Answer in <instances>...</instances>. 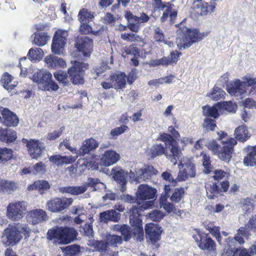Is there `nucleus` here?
I'll use <instances>...</instances> for the list:
<instances>
[{
    "label": "nucleus",
    "instance_id": "15",
    "mask_svg": "<svg viewBox=\"0 0 256 256\" xmlns=\"http://www.w3.org/2000/svg\"><path fill=\"white\" fill-rule=\"evenodd\" d=\"M236 141L233 138H229L223 142V146L220 148L216 156L221 160H230L234 151V146Z\"/></svg>",
    "mask_w": 256,
    "mask_h": 256
},
{
    "label": "nucleus",
    "instance_id": "43",
    "mask_svg": "<svg viewBox=\"0 0 256 256\" xmlns=\"http://www.w3.org/2000/svg\"><path fill=\"white\" fill-rule=\"evenodd\" d=\"M218 106H220V111L226 110L229 112H234L237 108V106L232 101H223L218 102Z\"/></svg>",
    "mask_w": 256,
    "mask_h": 256
},
{
    "label": "nucleus",
    "instance_id": "48",
    "mask_svg": "<svg viewBox=\"0 0 256 256\" xmlns=\"http://www.w3.org/2000/svg\"><path fill=\"white\" fill-rule=\"evenodd\" d=\"M128 127L125 124H122L119 127L112 129L110 132V138L116 139L118 136L124 134L126 131L128 130Z\"/></svg>",
    "mask_w": 256,
    "mask_h": 256
},
{
    "label": "nucleus",
    "instance_id": "56",
    "mask_svg": "<svg viewBox=\"0 0 256 256\" xmlns=\"http://www.w3.org/2000/svg\"><path fill=\"white\" fill-rule=\"evenodd\" d=\"M242 83L245 88L246 86L252 87V91L254 88L256 87V78L244 76L242 78Z\"/></svg>",
    "mask_w": 256,
    "mask_h": 256
},
{
    "label": "nucleus",
    "instance_id": "28",
    "mask_svg": "<svg viewBox=\"0 0 256 256\" xmlns=\"http://www.w3.org/2000/svg\"><path fill=\"white\" fill-rule=\"evenodd\" d=\"M84 165L86 167H88V169L92 170H96L98 168V163L96 161H84L82 164H80V161H76V163L72 164L67 168L70 174H75L77 172L78 165Z\"/></svg>",
    "mask_w": 256,
    "mask_h": 256
},
{
    "label": "nucleus",
    "instance_id": "40",
    "mask_svg": "<svg viewBox=\"0 0 256 256\" xmlns=\"http://www.w3.org/2000/svg\"><path fill=\"white\" fill-rule=\"evenodd\" d=\"M186 192L184 188H175L170 196V200L174 203L179 202L184 197Z\"/></svg>",
    "mask_w": 256,
    "mask_h": 256
},
{
    "label": "nucleus",
    "instance_id": "2",
    "mask_svg": "<svg viewBox=\"0 0 256 256\" xmlns=\"http://www.w3.org/2000/svg\"><path fill=\"white\" fill-rule=\"evenodd\" d=\"M78 232L74 228L68 226H56L48 230L47 240L55 245H66L74 241Z\"/></svg>",
    "mask_w": 256,
    "mask_h": 256
},
{
    "label": "nucleus",
    "instance_id": "47",
    "mask_svg": "<svg viewBox=\"0 0 256 256\" xmlns=\"http://www.w3.org/2000/svg\"><path fill=\"white\" fill-rule=\"evenodd\" d=\"M225 94V92L221 88L215 86L212 88V92L208 96L213 100H218L224 98Z\"/></svg>",
    "mask_w": 256,
    "mask_h": 256
},
{
    "label": "nucleus",
    "instance_id": "20",
    "mask_svg": "<svg viewBox=\"0 0 256 256\" xmlns=\"http://www.w3.org/2000/svg\"><path fill=\"white\" fill-rule=\"evenodd\" d=\"M2 124L8 127L16 126L19 122L18 116L7 108H2L1 110Z\"/></svg>",
    "mask_w": 256,
    "mask_h": 256
},
{
    "label": "nucleus",
    "instance_id": "39",
    "mask_svg": "<svg viewBox=\"0 0 256 256\" xmlns=\"http://www.w3.org/2000/svg\"><path fill=\"white\" fill-rule=\"evenodd\" d=\"M166 150L161 144H154L149 152V155L151 158H154L157 156H160L166 154Z\"/></svg>",
    "mask_w": 256,
    "mask_h": 256
},
{
    "label": "nucleus",
    "instance_id": "7",
    "mask_svg": "<svg viewBox=\"0 0 256 256\" xmlns=\"http://www.w3.org/2000/svg\"><path fill=\"white\" fill-rule=\"evenodd\" d=\"M98 146V142L95 139L92 138H87L83 142L79 150H78L76 156H71L70 158L68 159L66 156L58 157L56 156H53L50 158V160H76L78 156L90 154V152L96 149Z\"/></svg>",
    "mask_w": 256,
    "mask_h": 256
},
{
    "label": "nucleus",
    "instance_id": "46",
    "mask_svg": "<svg viewBox=\"0 0 256 256\" xmlns=\"http://www.w3.org/2000/svg\"><path fill=\"white\" fill-rule=\"evenodd\" d=\"M114 180L121 186L120 190L124 192L126 190V180L124 174L120 172H116L114 176Z\"/></svg>",
    "mask_w": 256,
    "mask_h": 256
},
{
    "label": "nucleus",
    "instance_id": "45",
    "mask_svg": "<svg viewBox=\"0 0 256 256\" xmlns=\"http://www.w3.org/2000/svg\"><path fill=\"white\" fill-rule=\"evenodd\" d=\"M12 79V76L8 72H5L2 75L1 80L5 89L8 90H12L16 86V84H10Z\"/></svg>",
    "mask_w": 256,
    "mask_h": 256
},
{
    "label": "nucleus",
    "instance_id": "13",
    "mask_svg": "<svg viewBox=\"0 0 256 256\" xmlns=\"http://www.w3.org/2000/svg\"><path fill=\"white\" fill-rule=\"evenodd\" d=\"M74 45L84 57H89L93 51V40L88 36H78Z\"/></svg>",
    "mask_w": 256,
    "mask_h": 256
},
{
    "label": "nucleus",
    "instance_id": "44",
    "mask_svg": "<svg viewBox=\"0 0 256 256\" xmlns=\"http://www.w3.org/2000/svg\"><path fill=\"white\" fill-rule=\"evenodd\" d=\"M44 55V52L40 48H30L28 54V58L31 60H40Z\"/></svg>",
    "mask_w": 256,
    "mask_h": 256
},
{
    "label": "nucleus",
    "instance_id": "51",
    "mask_svg": "<svg viewBox=\"0 0 256 256\" xmlns=\"http://www.w3.org/2000/svg\"><path fill=\"white\" fill-rule=\"evenodd\" d=\"M121 38L126 42H140L141 40V38L138 34L133 33H126L122 34L120 36Z\"/></svg>",
    "mask_w": 256,
    "mask_h": 256
},
{
    "label": "nucleus",
    "instance_id": "5",
    "mask_svg": "<svg viewBox=\"0 0 256 256\" xmlns=\"http://www.w3.org/2000/svg\"><path fill=\"white\" fill-rule=\"evenodd\" d=\"M194 231L196 234L192 235V238L199 248L207 254L215 252L216 243L209 234L202 232L200 228H195Z\"/></svg>",
    "mask_w": 256,
    "mask_h": 256
},
{
    "label": "nucleus",
    "instance_id": "29",
    "mask_svg": "<svg viewBox=\"0 0 256 256\" xmlns=\"http://www.w3.org/2000/svg\"><path fill=\"white\" fill-rule=\"evenodd\" d=\"M17 138L16 132L10 129H0V140L6 143H11L14 142Z\"/></svg>",
    "mask_w": 256,
    "mask_h": 256
},
{
    "label": "nucleus",
    "instance_id": "25",
    "mask_svg": "<svg viewBox=\"0 0 256 256\" xmlns=\"http://www.w3.org/2000/svg\"><path fill=\"white\" fill-rule=\"evenodd\" d=\"M174 5L170 2H168L162 6V10L166 8L162 16L160 18L162 22H166L169 18L170 23H174V20L177 16V12L173 8Z\"/></svg>",
    "mask_w": 256,
    "mask_h": 256
},
{
    "label": "nucleus",
    "instance_id": "59",
    "mask_svg": "<svg viewBox=\"0 0 256 256\" xmlns=\"http://www.w3.org/2000/svg\"><path fill=\"white\" fill-rule=\"evenodd\" d=\"M154 38L156 42H164L166 44V41L164 40V34L162 30L158 27L156 28L154 30Z\"/></svg>",
    "mask_w": 256,
    "mask_h": 256
},
{
    "label": "nucleus",
    "instance_id": "34",
    "mask_svg": "<svg viewBox=\"0 0 256 256\" xmlns=\"http://www.w3.org/2000/svg\"><path fill=\"white\" fill-rule=\"evenodd\" d=\"M86 190V186H68L60 188V192L70 194L72 195H78L84 192Z\"/></svg>",
    "mask_w": 256,
    "mask_h": 256
},
{
    "label": "nucleus",
    "instance_id": "36",
    "mask_svg": "<svg viewBox=\"0 0 256 256\" xmlns=\"http://www.w3.org/2000/svg\"><path fill=\"white\" fill-rule=\"evenodd\" d=\"M236 138L241 142L246 141L248 138V129L245 126H240L237 128L234 131Z\"/></svg>",
    "mask_w": 256,
    "mask_h": 256
},
{
    "label": "nucleus",
    "instance_id": "9",
    "mask_svg": "<svg viewBox=\"0 0 256 256\" xmlns=\"http://www.w3.org/2000/svg\"><path fill=\"white\" fill-rule=\"evenodd\" d=\"M26 205L24 202H10L6 207V216L12 221H18L26 214Z\"/></svg>",
    "mask_w": 256,
    "mask_h": 256
},
{
    "label": "nucleus",
    "instance_id": "53",
    "mask_svg": "<svg viewBox=\"0 0 256 256\" xmlns=\"http://www.w3.org/2000/svg\"><path fill=\"white\" fill-rule=\"evenodd\" d=\"M32 174H44L46 172V166L42 162H40L32 166Z\"/></svg>",
    "mask_w": 256,
    "mask_h": 256
},
{
    "label": "nucleus",
    "instance_id": "52",
    "mask_svg": "<svg viewBox=\"0 0 256 256\" xmlns=\"http://www.w3.org/2000/svg\"><path fill=\"white\" fill-rule=\"evenodd\" d=\"M103 158L101 160H119L120 154L113 150H106L102 155Z\"/></svg>",
    "mask_w": 256,
    "mask_h": 256
},
{
    "label": "nucleus",
    "instance_id": "55",
    "mask_svg": "<svg viewBox=\"0 0 256 256\" xmlns=\"http://www.w3.org/2000/svg\"><path fill=\"white\" fill-rule=\"evenodd\" d=\"M124 52L126 54H130L134 56V57L138 58L140 56V50L134 44H131L126 46L124 48Z\"/></svg>",
    "mask_w": 256,
    "mask_h": 256
},
{
    "label": "nucleus",
    "instance_id": "37",
    "mask_svg": "<svg viewBox=\"0 0 256 256\" xmlns=\"http://www.w3.org/2000/svg\"><path fill=\"white\" fill-rule=\"evenodd\" d=\"M220 111V106H218V103L212 106H205L203 107L204 115L208 116H210L214 118H217L220 116L218 111Z\"/></svg>",
    "mask_w": 256,
    "mask_h": 256
},
{
    "label": "nucleus",
    "instance_id": "57",
    "mask_svg": "<svg viewBox=\"0 0 256 256\" xmlns=\"http://www.w3.org/2000/svg\"><path fill=\"white\" fill-rule=\"evenodd\" d=\"M55 78L58 82H62L64 86H68L69 81L68 78V74L64 72H57L54 73Z\"/></svg>",
    "mask_w": 256,
    "mask_h": 256
},
{
    "label": "nucleus",
    "instance_id": "41",
    "mask_svg": "<svg viewBox=\"0 0 256 256\" xmlns=\"http://www.w3.org/2000/svg\"><path fill=\"white\" fill-rule=\"evenodd\" d=\"M62 251L64 256H78L80 248L77 244H72L66 246Z\"/></svg>",
    "mask_w": 256,
    "mask_h": 256
},
{
    "label": "nucleus",
    "instance_id": "1",
    "mask_svg": "<svg viewBox=\"0 0 256 256\" xmlns=\"http://www.w3.org/2000/svg\"><path fill=\"white\" fill-rule=\"evenodd\" d=\"M154 204V200H148L142 204L138 203L137 205H133L129 210L130 223L133 232H132L130 227L127 224H115L114 230L121 234L125 241L129 240L132 238V234L134 236H143L144 230L140 213L146 209L151 208Z\"/></svg>",
    "mask_w": 256,
    "mask_h": 256
},
{
    "label": "nucleus",
    "instance_id": "27",
    "mask_svg": "<svg viewBox=\"0 0 256 256\" xmlns=\"http://www.w3.org/2000/svg\"><path fill=\"white\" fill-rule=\"evenodd\" d=\"M120 214L114 210L104 211L100 214V218L102 222H108L109 221L118 222L120 220Z\"/></svg>",
    "mask_w": 256,
    "mask_h": 256
},
{
    "label": "nucleus",
    "instance_id": "23",
    "mask_svg": "<svg viewBox=\"0 0 256 256\" xmlns=\"http://www.w3.org/2000/svg\"><path fill=\"white\" fill-rule=\"evenodd\" d=\"M168 130L171 135L165 132L162 133L160 134L158 140L164 142L166 146H170V145H172L174 143H176L174 138L178 139L180 137V135L172 126L168 127Z\"/></svg>",
    "mask_w": 256,
    "mask_h": 256
},
{
    "label": "nucleus",
    "instance_id": "50",
    "mask_svg": "<svg viewBox=\"0 0 256 256\" xmlns=\"http://www.w3.org/2000/svg\"><path fill=\"white\" fill-rule=\"evenodd\" d=\"M246 153L244 160H256V145L255 146H248L244 149Z\"/></svg>",
    "mask_w": 256,
    "mask_h": 256
},
{
    "label": "nucleus",
    "instance_id": "19",
    "mask_svg": "<svg viewBox=\"0 0 256 256\" xmlns=\"http://www.w3.org/2000/svg\"><path fill=\"white\" fill-rule=\"evenodd\" d=\"M172 190V186L170 184H166L164 188V192L162 194L160 198V205L163 207L164 210L168 213L176 210L175 206L172 203L168 202V198L170 196Z\"/></svg>",
    "mask_w": 256,
    "mask_h": 256
},
{
    "label": "nucleus",
    "instance_id": "62",
    "mask_svg": "<svg viewBox=\"0 0 256 256\" xmlns=\"http://www.w3.org/2000/svg\"><path fill=\"white\" fill-rule=\"evenodd\" d=\"M208 150H210L214 154L216 155L220 148L219 144L216 140H212L206 145Z\"/></svg>",
    "mask_w": 256,
    "mask_h": 256
},
{
    "label": "nucleus",
    "instance_id": "16",
    "mask_svg": "<svg viewBox=\"0 0 256 256\" xmlns=\"http://www.w3.org/2000/svg\"><path fill=\"white\" fill-rule=\"evenodd\" d=\"M248 235V230L246 227H241L238 230L237 233L234 237H228L224 241V246H241L245 241L243 236Z\"/></svg>",
    "mask_w": 256,
    "mask_h": 256
},
{
    "label": "nucleus",
    "instance_id": "12",
    "mask_svg": "<svg viewBox=\"0 0 256 256\" xmlns=\"http://www.w3.org/2000/svg\"><path fill=\"white\" fill-rule=\"evenodd\" d=\"M230 182L228 180L222 181L220 184L218 182L207 184L205 186L206 196L210 200L214 199L218 194L228 192Z\"/></svg>",
    "mask_w": 256,
    "mask_h": 256
},
{
    "label": "nucleus",
    "instance_id": "10",
    "mask_svg": "<svg viewBox=\"0 0 256 256\" xmlns=\"http://www.w3.org/2000/svg\"><path fill=\"white\" fill-rule=\"evenodd\" d=\"M145 231L147 242L158 248L160 246L158 242L161 238L162 232V228L158 224L149 223L146 225Z\"/></svg>",
    "mask_w": 256,
    "mask_h": 256
},
{
    "label": "nucleus",
    "instance_id": "32",
    "mask_svg": "<svg viewBox=\"0 0 256 256\" xmlns=\"http://www.w3.org/2000/svg\"><path fill=\"white\" fill-rule=\"evenodd\" d=\"M17 184L13 181L1 180L0 181V191L4 193L10 194L17 188Z\"/></svg>",
    "mask_w": 256,
    "mask_h": 256
},
{
    "label": "nucleus",
    "instance_id": "26",
    "mask_svg": "<svg viewBox=\"0 0 256 256\" xmlns=\"http://www.w3.org/2000/svg\"><path fill=\"white\" fill-rule=\"evenodd\" d=\"M126 76L124 72L113 74L111 75L109 80L112 81L114 88L116 90L122 89L126 87Z\"/></svg>",
    "mask_w": 256,
    "mask_h": 256
},
{
    "label": "nucleus",
    "instance_id": "54",
    "mask_svg": "<svg viewBox=\"0 0 256 256\" xmlns=\"http://www.w3.org/2000/svg\"><path fill=\"white\" fill-rule=\"evenodd\" d=\"M92 246L96 250L102 252L106 250L108 247V244L106 242L94 240L92 242Z\"/></svg>",
    "mask_w": 256,
    "mask_h": 256
},
{
    "label": "nucleus",
    "instance_id": "58",
    "mask_svg": "<svg viewBox=\"0 0 256 256\" xmlns=\"http://www.w3.org/2000/svg\"><path fill=\"white\" fill-rule=\"evenodd\" d=\"M122 242V239L121 236L117 235H112L108 238V246H116L118 244H121Z\"/></svg>",
    "mask_w": 256,
    "mask_h": 256
},
{
    "label": "nucleus",
    "instance_id": "64",
    "mask_svg": "<svg viewBox=\"0 0 256 256\" xmlns=\"http://www.w3.org/2000/svg\"><path fill=\"white\" fill-rule=\"evenodd\" d=\"M164 216L162 212L160 210H154L149 214L150 218L154 222H160Z\"/></svg>",
    "mask_w": 256,
    "mask_h": 256
},
{
    "label": "nucleus",
    "instance_id": "14",
    "mask_svg": "<svg viewBox=\"0 0 256 256\" xmlns=\"http://www.w3.org/2000/svg\"><path fill=\"white\" fill-rule=\"evenodd\" d=\"M68 34L66 31L58 30L56 32L52 44V51L59 54L64 48L67 40Z\"/></svg>",
    "mask_w": 256,
    "mask_h": 256
},
{
    "label": "nucleus",
    "instance_id": "42",
    "mask_svg": "<svg viewBox=\"0 0 256 256\" xmlns=\"http://www.w3.org/2000/svg\"><path fill=\"white\" fill-rule=\"evenodd\" d=\"M176 144L174 143L172 145H170V146H172L170 154L168 155L167 152L166 154V156L168 158H170L172 160H178L181 157L182 155V151L178 146V144L176 143Z\"/></svg>",
    "mask_w": 256,
    "mask_h": 256
},
{
    "label": "nucleus",
    "instance_id": "30",
    "mask_svg": "<svg viewBox=\"0 0 256 256\" xmlns=\"http://www.w3.org/2000/svg\"><path fill=\"white\" fill-rule=\"evenodd\" d=\"M180 163L178 166L180 171L182 172L183 175L186 178L194 177L196 175V170L194 165L192 162V161H188L185 164H182V161H180Z\"/></svg>",
    "mask_w": 256,
    "mask_h": 256
},
{
    "label": "nucleus",
    "instance_id": "24",
    "mask_svg": "<svg viewBox=\"0 0 256 256\" xmlns=\"http://www.w3.org/2000/svg\"><path fill=\"white\" fill-rule=\"evenodd\" d=\"M226 90L232 96H239L246 92L242 82L239 79L230 82L226 86Z\"/></svg>",
    "mask_w": 256,
    "mask_h": 256
},
{
    "label": "nucleus",
    "instance_id": "8",
    "mask_svg": "<svg viewBox=\"0 0 256 256\" xmlns=\"http://www.w3.org/2000/svg\"><path fill=\"white\" fill-rule=\"evenodd\" d=\"M88 64L82 62L75 61L72 66L68 70L70 81L74 84H83L84 72L88 69Z\"/></svg>",
    "mask_w": 256,
    "mask_h": 256
},
{
    "label": "nucleus",
    "instance_id": "22",
    "mask_svg": "<svg viewBox=\"0 0 256 256\" xmlns=\"http://www.w3.org/2000/svg\"><path fill=\"white\" fill-rule=\"evenodd\" d=\"M223 256H252L250 250L245 248H241L240 246H224Z\"/></svg>",
    "mask_w": 256,
    "mask_h": 256
},
{
    "label": "nucleus",
    "instance_id": "38",
    "mask_svg": "<svg viewBox=\"0 0 256 256\" xmlns=\"http://www.w3.org/2000/svg\"><path fill=\"white\" fill-rule=\"evenodd\" d=\"M94 18V14L87 8H82L78 14V20L80 22H89Z\"/></svg>",
    "mask_w": 256,
    "mask_h": 256
},
{
    "label": "nucleus",
    "instance_id": "33",
    "mask_svg": "<svg viewBox=\"0 0 256 256\" xmlns=\"http://www.w3.org/2000/svg\"><path fill=\"white\" fill-rule=\"evenodd\" d=\"M137 18L136 23L131 24L129 28V30L134 32H138L140 29V24L148 22L150 20V17L144 12H142L140 17L137 16Z\"/></svg>",
    "mask_w": 256,
    "mask_h": 256
},
{
    "label": "nucleus",
    "instance_id": "60",
    "mask_svg": "<svg viewBox=\"0 0 256 256\" xmlns=\"http://www.w3.org/2000/svg\"><path fill=\"white\" fill-rule=\"evenodd\" d=\"M182 53L176 50H172L170 52V55L168 56L170 65L176 64L178 60V58L182 56Z\"/></svg>",
    "mask_w": 256,
    "mask_h": 256
},
{
    "label": "nucleus",
    "instance_id": "3",
    "mask_svg": "<svg viewBox=\"0 0 256 256\" xmlns=\"http://www.w3.org/2000/svg\"><path fill=\"white\" fill-rule=\"evenodd\" d=\"M179 34L182 33V38L177 41V46L180 50L190 47L193 44L200 42L208 36L210 32H200L197 28L192 29L186 27L180 28Z\"/></svg>",
    "mask_w": 256,
    "mask_h": 256
},
{
    "label": "nucleus",
    "instance_id": "11",
    "mask_svg": "<svg viewBox=\"0 0 256 256\" xmlns=\"http://www.w3.org/2000/svg\"><path fill=\"white\" fill-rule=\"evenodd\" d=\"M73 202L72 198H54L48 200L46 208L52 212H58L67 208Z\"/></svg>",
    "mask_w": 256,
    "mask_h": 256
},
{
    "label": "nucleus",
    "instance_id": "63",
    "mask_svg": "<svg viewBox=\"0 0 256 256\" xmlns=\"http://www.w3.org/2000/svg\"><path fill=\"white\" fill-rule=\"evenodd\" d=\"M156 172L157 170L152 166H148L146 168L142 169L141 174L144 178H148L149 177H151L152 175L156 174Z\"/></svg>",
    "mask_w": 256,
    "mask_h": 256
},
{
    "label": "nucleus",
    "instance_id": "31",
    "mask_svg": "<svg viewBox=\"0 0 256 256\" xmlns=\"http://www.w3.org/2000/svg\"><path fill=\"white\" fill-rule=\"evenodd\" d=\"M50 188V185L48 182L44 180H36L28 187V190H37L40 194H44Z\"/></svg>",
    "mask_w": 256,
    "mask_h": 256
},
{
    "label": "nucleus",
    "instance_id": "21",
    "mask_svg": "<svg viewBox=\"0 0 256 256\" xmlns=\"http://www.w3.org/2000/svg\"><path fill=\"white\" fill-rule=\"evenodd\" d=\"M24 142H26L28 152L32 158L37 159L42 155L43 148L40 146L39 141L35 140L23 138Z\"/></svg>",
    "mask_w": 256,
    "mask_h": 256
},
{
    "label": "nucleus",
    "instance_id": "49",
    "mask_svg": "<svg viewBox=\"0 0 256 256\" xmlns=\"http://www.w3.org/2000/svg\"><path fill=\"white\" fill-rule=\"evenodd\" d=\"M202 127L206 132L214 131L216 127L214 120L206 118L204 119Z\"/></svg>",
    "mask_w": 256,
    "mask_h": 256
},
{
    "label": "nucleus",
    "instance_id": "35",
    "mask_svg": "<svg viewBox=\"0 0 256 256\" xmlns=\"http://www.w3.org/2000/svg\"><path fill=\"white\" fill-rule=\"evenodd\" d=\"M34 42L35 44L42 46L46 44L50 39L47 32H36L34 34Z\"/></svg>",
    "mask_w": 256,
    "mask_h": 256
},
{
    "label": "nucleus",
    "instance_id": "61",
    "mask_svg": "<svg viewBox=\"0 0 256 256\" xmlns=\"http://www.w3.org/2000/svg\"><path fill=\"white\" fill-rule=\"evenodd\" d=\"M152 64L154 66H168L170 65L169 62V59L168 56H163L161 58L152 60Z\"/></svg>",
    "mask_w": 256,
    "mask_h": 256
},
{
    "label": "nucleus",
    "instance_id": "6",
    "mask_svg": "<svg viewBox=\"0 0 256 256\" xmlns=\"http://www.w3.org/2000/svg\"><path fill=\"white\" fill-rule=\"evenodd\" d=\"M22 238L20 230V224H10L2 232V242L6 246L16 245Z\"/></svg>",
    "mask_w": 256,
    "mask_h": 256
},
{
    "label": "nucleus",
    "instance_id": "4",
    "mask_svg": "<svg viewBox=\"0 0 256 256\" xmlns=\"http://www.w3.org/2000/svg\"><path fill=\"white\" fill-rule=\"evenodd\" d=\"M32 80L42 90H57L59 88L56 83L52 80V74L44 70H39L35 72Z\"/></svg>",
    "mask_w": 256,
    "mask_h": 256
},
{
    "label": "nucleus",
    "instance_id": "18",
    "mask_svg": "<svg viewBox=\"0 0 256 256\" xmlns=\"http://www.w3.org/2000/svg\"><path fill=\"white\" fill-rule=\"evenodd\" d=\"M27 218L32 224H37L46 222L48 220V216L44 210L36 208L28 212Z\"/></svg>",
    "mask_w": 256,
    "mask_h": 256
},
{
    "label": "nucleus",
    "instance_id": "17",
    "mask_svg": "<svg viewBox=\"0 0 256 256\" xmlns=\"http://www.w3.org/2000/svg\"><path fill=\"white\" fill-rule=\"evenodd\" d=\"M156 193V188L147 184H142L138 186L136 194L137 199L139 200L144 201L154 198Z\"/></svg>",
    "mask_w": 256,
    "mask_h": 256
}]
</instances>
